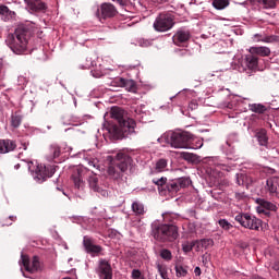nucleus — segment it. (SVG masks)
<instances>
[{"instance_id": "nucleus-34", "label": "nucleus", "mask_w": 279, "mask_h": 279, "mask_svg": "<svg viewBox=\"0 0 279 279\" xmlns=\"http://www.w3.org/2000/svg\"><path fill=\"white\" fill-rule=\"evenodd\" d=\"M174 269H175L177 278H186L189 274V270L186 269V267L182 265H177Z\"/></svg>"}, {"instance_id": "nucleus-6", "label": "nucleus", "mask_w": 279, "mask_h": 279, "mask_svg": "<svg viewBox=\"0 0 279 279\" xmlns=\"http://www.w3.org/2000/svg\"><path fill=\"white\" fill-rule=\"evenodd\" d=\"M166 136L167 142L175 149H187L191 138H193L191 133L184 131L170 132Z\"/></svg>"}, {"instance_id": "nucleus-15", "label": "nucleus", "mask_w": 279, "mask_h": 279, "mask_svg": "<svg viewBox=\"0 0 279 279\" xmlns=\"http://www.w3.org/2000/svg\"><path fill=\"white\" fill-rule=\"evenodd\" d=\"M113 84L120 88H125L129 93H136V82L134 80H125L123 77H118L113 81Z\"/></svg>"}, {"instance_id": "nucleus-1", "label": "nucleus", "mask_w": 279, "mask_h": 279, "mask_svg": "<svg viewBox=\"0 0 279 279\" xmlns=\"http://www.w3.org/2000/svg\"><path fill=\"white\" fill-rule=\"evenodd\" d=\"M111 119L116 121L109 125V134H112L116 138H125L130 134H134L136 129V121L128 117V112L121 107H112Z\"/></svg>"}, {"instance_id": "nucleus-43", "label": "nucleus", "mask_w": 279, "mask_h": 279, "mask_svg": "<svg viewBox=\"0 0 279 279\" xmlns=\"http://www.w3.org/2000/svg\"><path fill=\"white\" fill-rule=\"evenodd\" d=\"M83 245H93V239L88 235H85L83 239Z\"/></svg>"}, {"instance_id": "nucleus-27", "label": "nucleus", "mask_w": 279, "mask_h": 279, "mask_svg": "<svg viewBox=\"0 0 279 279\" xmlns=\"http://www.w3.org/2000/svg\"><path fill=\"white\" fill-rule=\"evenodd\" d=\"M256 138L259 145H262L263 147H267L269 143V137H267V130L260 129L259 131H257Z\"/></svg>"}, {"instance_id": "nucleus-7", "label": "nucleus", "mask_w": 279, "mask_h": 279, "mask_svg": "<svg viewBox=\"0 0 279 279\" xmlns=\"http://www.w3.org/2000/svg\"><path fill=\"white\" fill-rule=\"evenodd\" d=\"M21 264L25 269V271H23V268H21L24 278L34 279L31 274H38V271H43V265L40 264V258L38 256H34L32 262H29V256L21 253L20 265Z\"/></svg>"}, {"instance_id": "nucleus-26", "label": "nucleus", "mask_w": 279, "mask_h": 279, "mask_svg": "<svg viewBox=\"0 0 279 279\" xmlns=\"http://www.w3.org/2000/svg\"><path fill=\"white\" fill-rule=\"evenodd\" d=\"M61 149L58 144H52L48 148V160H56V158H60Z\"/></svg>"}, {"instance_id": "nucleus-12", "label": "nucleus", "mask_w": 279, "mask_h": 279, "mask_svg": "<svg viewBox=\"0 0 279 279\" xmlns=\"http://www.w3.org/2000/svg\"><path fill=\"white\" fill-rule=\"evenodd\" d=\"M87 184L90 191H94V193H98V195H101L102 197H108V191L101 189L99 185V177H97V174H90L87 178Z\"/></svg>"}, {"instance_id": "nucleus-2", "label": "nucleus", "mask_w": 279, "mask_h": 279, "mask_svg": "<svg viewBox=\"0 0 279 279\" xmlns=\"http://www.w3.org/2000/svg\"><path fill=\"white\" fill-rule=\"evenodd\" d=\"M29 38H32V31L25 26H19L14 34L9 35L7 45H9L13 53L21 56L27 51Z\"/></svg>"}, {"instance_id": "nucleus-55", "label": "nucleus", "mask_w": 279, "mask_h": 279, "mask_svg": "<svg viewBox=\"0 0 279 279\" xmlns=\"http://www.w3.org/2000/svg\"><path fill=\"white\" fill-rule=\"evenodd\" d=\"M57 191H61L63 195H66V193H64V191H62L60 187H57Z\"/></svg>"}, {"instance_id": "nucleus-9", "label": "nucleus", "mask_w": 279, "mask_h": 279, "mask_svg": "<svg viewBox=\"0 0 279 279\" xmlns=\"http://www.w3.org/2000/svg\"><path fill=\"white\" fill-rule=\"evenodd\" d=\"M235 221L240 223L243 228H248V230H259L263 226V221L250 214H239L235 216Z\"/></svg>"}, {"instance_id": "nucleus-53", "label": "nucleus", "mask_w": 279, "mask_h": 279, "mask_svg": "<svg viewBox=\"0 0 279 279\" xmlns=\"http://www.w3.org/2000/svg\"><path fill=\"white\" fill-rule=\"evenodd\" d=\"M3 69V59H0V71Z\"/></svg>"}, {"instance_id": "nucleus-14", "label": "nucleus", "mask_w": 279, "mask_h": 279, "mask_svg": "<svg viewBox=\"0 0 279 279\" xmlns=\"http://www.w3.org/2000/svg\"><path fill=\"white\" fill-rule=\"evenodd\" d=\"M266 191H268L271 197L279 199V177H270L266 180Z\"/></svg>"}, {"instance_id": "nucleus-38", "label": "nucleus", "mask_w": 279, "mask_h": 279, "mask_svg": "<svg viewBox=\"0 0 279 279\" xmlns=\"http://www.w3.org/2000/svg\"><path fill=\"white\" fill-rule=\"evenodd\" d=\"M218 223L222 230H230L232 228V225H230V222H228L226 219H220Z\"/></svg>"}, {"instance_id": "nucleus-37", "label": "nucleus", "mask_w": 279, "mask_h": 279, "mask_svg": "<svg viewBox=\"0 0 279 279\" xmlns=\"http://www.w3.org/2000/svg\"><path fill=\"white\" fill-rule=\"evenodd\" d=\"M157 269H158V272L160 275V278L161 279H167V267L161 265V264H158L157 265Z\"/></svg>"}, {"instance_id": "nucleus-11", "label": "nucleus", "mask_w": 279, "mask_h": 279, "mask_svg": "<svg viewBox=\"0 0 279 279\" xmlns=\"http://www.w3.org/2000/svg\"><path fill=\"white\" fill-rule=\"evenodd\" d=\"M172 40L177 47H184V45L191 40V31L184 28L178 29Z\"/></svg>"}, {"instance_id": "nucleus-56", "label": "nucleus", "mask_w": 279, "mask_h": 279, "mask_svg": "<svg viewBox=\"0 0 279 279\" xmlns=\"http://www.w3.org/2000/svg\"><path fill=\"white\" fill-rule=\"evenodd\" d=\"M147 45H148V41H145V43L142 45V47H147Z\"/></svg>"}, {"instance_id": "nucleus-57", "label": "nucleus", "mask_w": 279, "mask_h": 279, "mask_svg": "<svg viewBox=\"0 0 279 279\" xmlns=\"http://www.w3.org/2000/svg\"><path fill=\"white\" fill-rule=\"evenodd\" d=\"M71 260H73V258H70V259H69V263H71Z\"/></svg>"}, {"instance_id": "nucleus-33", "label": "nucleus", "mask_w": 279, "mask_h": 279, "mask_svg": "<svg viewBox=\"0 0 279 279\" xmlns=\"http://www.w3.org/2000/svg\"><path fill=\"white\" fill-rule=\"evenodd\" d=\"M230 5V0H214L213 1V7L216 10H226Z\"/></svg>"}, {"instance_id": "nucleus-13", "label": "nucleus", "mask_w": 279, "mask_h": 279, "mask_svg": "<svg viewBox=\"0 0 279 279\" xmlns=\"http://www.w3.org/2000/svg\"><path fill=\"white\" fill-rule=\"evenodd\" d=\"M35 173L38 178V180H47V178H52L53 173H56V166H44V165H38Z\"/></svg>"}, {"instance_id": "nucleus-3", "label": "nucleus", "mask_w": 279, "mask_h": 279, "mask_svg": "<svg viewBox=\"0 0 279 279\" xmlns=\"http://www.w3.org/2000/svg\"><path fill=\"white\" fill-rule=\"evenodd\" d=\"M153 184L158 186V191L161 195H175L182 189L191 186V179L182 177L179 179L167 181V177H161L160 179H153Z\"/></svg>"}, {"instance_id": "nucleus-18", "label": "nucleus", "mask_w": 279, "mask_h": 279, "mask_svg": "<svg viewBox=\"0 0 279 279\" xmlns=\"http://www.w3.org/2000/svg\"><path fill=\"white\" fill-rule=\"evenodd\" d=\"M72 180L74 182L75 189L83 190L86 183L84 182V169L76 168L72 173Z\"/></svg>"}, {"instance_id": "nucleus-19", "label": "nucleus", "mask_w": 279, "mask_h": 279, "mask_svg": "<svg viewBox=\"0 0 279 279\" xmlns=\"http://www.w3.org/2000/svg\"><path fill=\"white\" fill-rule=\"evenodd\" d=\"M32 12H47V3L43 0H24Z\"/></svg>"}, {"instance_id": "nucleus-41", "label": "nucleus", "mask_w": 279, "mask_h": 279, "mask_svg": "<svg viewBox=\"0 0 279 279\" xmlns=\"http://www.w3.org/2000/svg\"><path fill=\"white\" fill-rule=\"evenodd\" d=\"M88 167H92L93 169H99V161L97 159H89Z\"/></svg>"}, {"instance_id": "nucleus-51", "label": "nucleus", "mask_w": 279, "mask_h": 279, "mask_svg": "<svg viewBox=\"0 0 279 279\" xmlns=\"http://www.w3.org/2000/svg\"><path fill=\"white\" fill-rule=\"evenodd\" d=\"M251 279H263V277H260V276H258V275H253V276L251 277Z\"/></svg>"}, {"instance_id": "nucleus-46", "label": "nucleus", "mask_w": 279, "mask_h": 279, "mask_svg": "<svg viewBox=\"0 0 279 279\" xmlns=\"http://www.w3.org/2000/svg\"><path fill=\"white\" fill-rule=\"evenodd\" d=\"M193 250V245H183V252H191Z\"/></svg>"}, {"instance_id": "nucleus-10", "label": "nucleus", "mask_w": 279, "mask_h": 279, "mask_svg": "<svg viewBox=\"0 0 279 279\" xmlns=\"http://www.w3.org/2000/svg\"><path fill=\"white\" fill-rule=\"evenodd\" d=\"M99 279H112V265L106 259H100L98 262V268L96 270Z\"/></svg>"}, {"instance_id": "nucleus-44", "label": "nucleus", "mask_w": 279, "mask_h": 279, "mask_svg": "<svg viewBox=\"0 0 279 279\" xmlns=\"http://www.w3.org/2000/svg\"><path fill=\"white\" fill-rule=\"evenodd\" d=\"M234 196H235V199H238V201H241V199H245V193L244 192H236L235 194H234Z\"/></svg>"}, {"instance_id": "nucleus-49", "label": "nucleus", "mask_w": 279, "mask_h": 279, "mask_svg": "<svg viewBox=\"0 0 279 279\" xmlns=\"http://www.w3.org/2000/svg\"><path fill=\"white\" fill-rule=\"evenodd\" d=\"M116 3H119V5H125V0H112Z\"/></svg>"}, {"instance_id": "nucleus-39", "label": "nucleus", "mask_w": 279, "mask_h": 279, "mask_svg": "<svg viewBox=\"0 0 279 279\" xmlns=\"http://www.w3.org/2000/svg\"><path fill=\"white\" fill-rule=\"evenodd\" d=\"M175 214L166 213L162 215L163 221H169L170 223L173 222V219H175Z\"/></svg>"}, {"instance_id": "nucleus-28", "label": "nucleus", "mask_w": 279, "mask_h": 279, "mask_svg": "<svg viewBox=\"0 0 279 279\" xmlns=\"http://www.w3.org/2000/svg\"><path fill=\"white\" fill-rule=\"evenodd\" d=\"M104 248H101L99 245H84V252L86 254H89V256H99L101 254Z\"/></svg>"}, {"instance_id": "nucleus-48", "label": "nucleus", "mask_w": 279, "mask_h": 279, "mask_svg": "<svg viewBox=\"0 0 279 279\" xmlns=\"http://www.w3.org/2000/svg\"><path fill=\"white\" fill-rule=\"evenodd\" d=\"M32 167H34V162L29 161V162L26 163V168L28 169V171L34 172Z\"/></svg>"}, {"instance_id": "nucleus-52", "label": "nucleus", "mask_w": 279, "mask_h": 279, "mask_svg": "<svg viewBox=\"0 0 279 279\" xmlns=\"http://www.w3.org/2000/svg\"><path fill=\"white\" fill-rule=\"evenodd\" d=\"M9 219H11V221H16V216H10Z\"/></svg>"}, {"instance_id": "nucleus-8", "label": "nucleus", "mask_w": 279, "mask_h": 279, "mask_svg": "<svg viewBox=\"0 0 279 279\" xmlns=\"http://www.w3.org/2000/svg\"><path fill=\"white\" fill-rule=\"evenodd\" d=\"M173 25H175V15L163 12L156 17L153 27L156 32H169L173 29Z\"/></svg>"}, {"instance_id": "nucleus-54", "label": "nucleus", "mask_w": 279, "mask_h": 279, "mask_svg": "<svg viewBox=\"0 0 279 279\" xmlns=\"http://www.w3.org/2000/svg\"><path fill=\"white\" fill-rule=\"evenodd\" d=\"M15 169H21V163L15 165Z\"/></svg>"}, {"instance_id": "nucleus-45", "label": "nucleus", "mask_w": 279, "mask_h": 279, "mask_svg": "<svg viewBox=\"0 0 279 279\" xmlns=\"http://www.w3.org/2000/svg\"><path fill=\"white\" fill-rule=\"evenodd\" d=\"M194 274H195V276H202V268H199V266H196L194 268Z\"/></svg>"}, {"instance_id": "nucleus-17", "label": "nucleus", "mask_w": 279, "mask_h": 279, "mask_svg": "<svg viewBox=\"0 0 279 279\" xmlns=\"http://www.w3.org/2000/svg\"><path fill=\"white\" fill-rule=\"evenodd\" d=\"M242 66H244V71H256L258 69V57L251 52L242 61Z\"/></svg>"}, {"instance_id": "nucleus-40", "label": "nucleus", "mask_w": 279, "mask_h": 279, "mask_svg": "<svg viewBox=\"0 0 279 279\" xmlns=\"http://www.w3.org/2000/svg\"><path fill=\"white\" fill-rule=\"evenodd\" d=\"M131 277L133 279H143V275L141 274V270H138V269H133Z\"/></svg>"}, {"instance_id": "nucleus-42", "label": "nucleus", "mask_w": 279, "mask_h": 279, "mask_svg": "<svg viewBox=\"0 0 279 279\" xmlns=\"http://www.w3.org/2000/svg\"><path fill=\"white\" fill-rule=\"evenodd\" d=\"M198 104H197V100H192L190 104H189V109L190 110H197L198 108Z\"/></svg>"}, {"instance_id": "nucleus-22", "label": "nucleus", "mask_w": 279, "mask_h": 279, "mask_svg": "<svg viewBox=\"0 0 279 279\" xmlns=\"http://www.w3.org/2000/svg\"><path fill=\"white\" fill-rule=\"evenodd\" d=\"M0 16L4 23H8V21H12L13 16H16V13L11 11L7 5L0 4Z\"/></svg>"}, {"instance_id": "nucleus-5", "label": "nucleus", "mask_w": 279, "mask_h": 279, "mask_svg": "<svg viewBox=\"0 0 279 279\" xmlns=\"http://www.w3.org/2000/svg\"><path fill=\"white\" fill-rule=\"evenodd\" d=\"M153 235L156 241H169L172 243V241H175L178 236H180V233H178V227L173 225H153Z\"/></svg>"}, {"instance_id": "nucleus-25", "label": "nucleus", "mask_w": 279, "mask_h": 279, "mask_svg": "<svg viewBox=\"0 0 279 279\" xmlns=\"http://www.w3.org/2000/svg\"><path fill=\"white\" fill-rule=\"evenodd\" d=\"M235 182L238 186H250L253 180L250 175L245 173H238L235 174Z\"/></svg>"}, {"instance_id": "nucleus-20", "label": "nucleus", "mask_w": 279, "mask_h": 279, "mask_svg": "<svg viewBox=\"0 0 279 279\" xmlns=\"http://www.w3.org/2000/svg\"><path fill=\"white\" fill-rule=\"evenodd\" d=\"M101 19H112L117 16V9L112 3H102L100 7Z\"/></svg>"}, {"instance_id": "nucleus-23", "label": "nucleus", "mask_w": 279, "mask_h": 279, "mask_svg": "<svg viewBox=\"0 0 279 279\" xmlns=\"http://www.w3.org/2000/svg\"><path fill=\"white\" fill-rule=\"evenodd\" d=\"M277 0H250L253 5L258 4L264 10H274Z\"/></svg>"}, {"instance_id": "nucleus-47", "label": "nucleus", "mask_w": 279, "mask_h": 279, "mask_svg": "<svg viewBox=\"0 0 279 279\" xmlns=\"http://www.w3.org/2000/svg\"><path fill=\"white\" fill-rule=\"evenodd\" d=\"M213 240H202V245H213Z\"/></svg>"}, {"instance_id": "nucleus-30", "label": "nucleus", "mask_w": 279, "mask_h": 279, "mask_svg": "<svg viewBox=\"0 0 279 279\" xmlns=\"http://www.w3.org/2000/svg\"><path fill=\"white\" fill-rule=\"evenodd\" d=\"M162 171H167V159H159L156 162L154 170H151V173H162Z\"/></svg>"}, {"instance_id": "nucleus-4", "label": "nucleus", "mask_w": 279, "mask_h": 279, "mask_svg": "<svg viewBox=\"0 0 279 279\" xmlns=\"http://www.w3.org/2000/svg\"><path fill=\"white\" fill-rule=\"evenodd\" d=\"M131 165L132 157H130L128 153L120 151L116 155V158L110 162L108 168V174L113 180H119V178H123V173L128 171Z\"/></svg>"}, {"instance_id": "nucleus-36", "label": "nucleus", "mask_w": 279, "mask_h": 279, "mask_svg": "<svg viewBox=\"0 0 279 279\" xmlns=\"http://www.w3.org/2000/svg\"><path fill=\"white\" fill-rule=\"evenodd\" d=\"M22 121H23V119L21 118V116L14 114V116L11 117V125L13 128H20Z\"/></svg>"}, {"instance_id": "nucleus-16", "label": "nucleus", "mask_w": 279, "mask_h": 279, "mask_svg": "<svg viewBox=\"0 0 279 279\" xmlns=\"http://www.w3.org/2000/svg\"><path fill=\"white\" fill-rule=\"evenodd\" d=\"M256 204H258V213H264V215H269V211L276 213L278 210V206L271 202H268L264 198H257Z\"/></svg>"}, {"instance_id": "nucleus-24", "label": "nucleus", "mask_w": 279, "mask_h": 279, "mask_svg": "<svg viewBox=\"0 0 279 279\" xmlns=\"http://www.w3.org/2000/svg\"><path fill=\"white\" fill-rule=\"evenodd\" d=\"M250 51L251 53H255V56H260L262 58H268V56H271V49L265 46L251 47Z\"/></svg>"}, {"instance_id": "nucleus-35", "label": "nucleus", "mask_w": 279, "mask_h": 279, "mask_svg": "<svg viewBox=\"0 0 279 279\" xmlns=\"http://www.w3.org/2000/svg\"><path fill=\"white\" fill-rule=\"evenodd\" d=\"M160 257L163 259V260H171V258H173V255L171 254V251L167 250V248H163L160 251Z\"/></svg>"}, {"instance_id": "nucleus-29", "label": "nucleus", "mask_w": 279, "mask_h": 279, "mask_svg": "<svg viewBox=\"0 0 279 279\" xmlns=\"http://www.w3.org/2000/svg\"><path fill=\"white\" fill-rule=\"evenodd\" d=\"M256 43H267V44H272V43H279V36L277 35H270V36H265L259 34H255Z\"/></svg>"}, {"instance_id": "nucleus-50", "label": "nucleus", "mask_w": 279, "mask_h": 279, "mask_svg": "<svg viewBox=\"0 0 279 279\" xmlns=\"http://www.w3.org/2000/svg\"><path fill=\"white\" fill-rule=\"evenodd\" d=\"M271 252H274V250L271 247H268L266 254H269V256H274Z\"/></svg>"}, {"instance_id": "nucleus-32", "label": "nucleus", "mask_w": 279, "mask_h": 279, "mask_svg": "<svg viewBox=\"0 0 279 279\" xmlns=\"http://www.w3.org/2000/svg\"><path fill=\"white\" fill-rule=\"evenodd\" d=\"M250 110L256 114H265V112H267V107L262 104H252L250 105Z\"/></svg>"}, {"instance_id": "nucleus-31", "label": "nucleus", "mask_w": 279, "mask_h": 279, "mask_svg": "<svg viewBox=\"0 0 279 279\" xmlns=\"http://www.w3.org/2000/svg\"><path fill=\"white\" fill-rule=\"evenodd\" d=\"M132 210H133V213H135V215L141 217L142 215H145V205H143V203H141V202L135 201L132 204Z\"/></svg>"}, {"instance_id": "nucleus-21", "label": "nucleus", "mask_w": 279, "mask_h": 279, "mask_svg": "<svg viewBox=\"0 0 279 279\" xmlns=\"http://www.w3.org/2000/svg\"><path fill=\"white\" fill-rule=\"evenodd\" d=\"M16 149V142L12 140H0V154H10Z\"/></svg>"}]
</instances>
